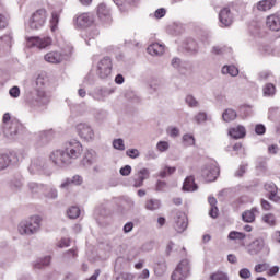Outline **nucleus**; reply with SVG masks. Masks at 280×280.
Instances as JSON below:
<instances>
[{"label": "nucleus", "mask_w": 280, "mask_h": 280, "mask_svg": "<svg viewBox=\"0 0 280 280\" xmlns=\"http://www.w3.org/2000/svg\"><path fill=\"white\" fill-rule=\"evenodd\" d=\"M210 280H229V275L222 271H217L210 276Z\"/></svg>", "instance_id": "nucleus-38"}, {"label": "nucleus", "mask_w": 280, "mask_h": 280, "mask_svg": "<svg viewBox=\"0 0 280 280\" xmlns=\"http://www.w3.org/2000/svg\"><path fill=\"white\" fill-rule=\"evenodd\" d=\"M77 132L83 141H95V130L86 122H80L77 125Z\"/></svg>", "instance_id": "nucleus-9"}, {"label": "nucleus", "mask_w": 280, "mask_h": 280, "mask_svg": "<svg viewBox=\"0 0 280 280\" xmlns=\"http://www.w3.org/2000/svg\"><path fill=\"white\" fill-rule=\"evenodd\" d=\"M262 93L265 97H272L277 93V88L272 83H267L262 89Z\"/></svg>", "instance_id": "nucleus-34"}, {"label": "nucleus", "mask_w": 280, "mask_h": 280, "mask_svg": "<svg viewBox=\"0 0 280 280\" xmlns=\"http://www.w3.org/2000/svg\"><path fill=\"white\" fill-rule=\"evenodd\" d=\"M220 23L223 24L224 27H229L233 24V14L231 13V9L223 8L219 13Z\"/></svg>", "instance_id": "nucleus-15"}, {"label": "nucleus", "mask_w": 280, "mask_h": 280, "mask_svg": "<svg viewBox=\"0 0 280 280\" xmlns=\"http://www.w3.org/2000/svg\"><path fill=\"white\" fill-rule=\"evenodd\" d=\"M73 185L71 182V178H66L61 184H60V189H69V187Z\"/></svg>", "instance_id": "nucleus-58"}, {"label": "nucleus", "mask_w": 280, "mask_h": 280, "mask_svg": "<svg viewBox=\"0 0 280 280\" xmlns=\"http://www.w3.org/2000/svg\"><path fill=\"white\" fill-rule=\"evenodd\" d=\"M266 248V241L264 237L255 238L247 247V253L252 256L259 255Z\"/></svg>", "instance_id": "nucleus-13"}, {"label": "nucleus", "mask_w": 280, "mask_h": 280, "mask_svg": "<svg viewBox=\"0 0 280 280\" xmlns=\"http://www.w3.org/2000/svg\"><path fill=\"white\" fill-rule=\"evenodd\" d=\"M73 56V47H68L63 49L61 52L58 50H52L47 52L44 56V60L49 62L50 65H60V62H65V60H69Z\"/></svg>", "instance_id": "nucleus-4"}, {"label": "nucleus", "mask_w": 280, "mask_h": 280, "mask_svg": "<svg viewBox=\"0 0 280 280\" xmlns=\"http://www.w3.org/2000/svg\"><path fill=\"white\" fill-rule=\"evenodd\" d=\"M113 145H114L115 150H120V151L126 150V145L124 144V139L114 140Z\"/></svg>", "instance_id": "nucleus-47"}, {"label": "nucleus", "mask_w": 280, "mask_h": 280, "mask_svg": "<svg viewBox=\"0 0 280 280\" xmlns=\"http://www.w3.org/2000/svg\"><path fill=\"white\" fill-rule=\"evenodd\" d=\"M58 23H60V14H58V12H52L50 19L51 32H56V30H58Z\"/></svg>", "instance_id": "nucleus-35"}, {"label": "nucleus", "mask_w": 280, "mask_h": 280, "mask_svg": "<svg viewBox=\"0 0 280 280\" xmlns=\"http://www.w3.org/2000/svg\"><path fill=\"white\" fill-rule=\"evenodd\" d=\"M44 196L50 200H56L58 198V189L51 187L44 194Z\"/></svg>", "instance_id": "nucleus-40"}, {"label": "nucleus", "mask_w": 280, "mask_h": 280, "mask_svg": "<svg viewBox=\"0 0 280 280\" xmlns=\"http://www.w3.org/2000/svg\"><path fill=\"white\" fill-rule=\"evenodd\" d=\"M183 141L186 145H194L196 143L194 136L187 133L183 136Z\"/></svg>", "instance_id": "nucleus-48"}, {"label": "nucleus", "mask_w": 280, "mask_h": 280, "mask_svg": "<svg viewBox=\"0 0 280 280\" xmlns=\"http://www.w3.org/2000/svg\"><path fill=\"white\" fill-rule=\"evenodd\" d=\"M82 152H84L82 142L78 140H70L66 142L63 150L52 151L49 159L57 167H67L71 165L73 161H78V159L82 156Z\"/></svg>", "instance_id": "nucleus-1"}, {"label": "nucleus", "mask_w": 280, "mask_h": 280, "mask_svg": "<svg viewBox=\"0 0 280 280\" xmlns=\"http://www.w3.org/2000/svg\"><path fill=\"white\" fill-rule=\"evenodd\" d=\"M257 213H259V208H257V207H254L250 210H245L242 213L243 222H246L247 224H253V222H255V218H256Z\"/></svg>", "instance_id": "nucleus-20"}, {"label": "nucleus", "mask_w": 280, "mask_h": 280, "mask_svg": "<svg viewBox=\"0 0 280 280\" xmlns=\"http://www.w3.org/2000/svg\"><path fill=\"white\" fill-rule=\"evenodd\" d=\"M131 172H132V166L131 165H126V166L120 168V175L121 176H130Z\"/></svg>", "instance_id": "nucleus-52"}, {"label": "nucleus", "mask_w": 280, "mask_h": 280, "mask_svg": "<svg viewBox=\"0 0 280 280\" xmlns=\"http://www.w3.org/2000/svg\"><path fill=\"white\" fill-rule=\"evenodd\" d=\"M221 71L224 75L229 74L232 75V78L240 75V70L235 66H224Z\"/></svg>", "instance_id": "nucleus-32"}, {"label": "nucleus", "mask_w": 280, "mask_h": 280, "mask_svg": "<svg viewBox=\"0 0 280 280\" xmlns=\"http://www.w3.org/2000/svg\"><path fill=\"white\" fill-rule=\"evenodd\" d=\"M222 119L223 121H235V119H237V112H235L234 109H225L222 114Z\"/></svg>", "instance_id": "nucleus-28"}, {"label": "nucleus", "mask_w": 280, "mask_h": 280, "mask_svg": "<svg viewBox=\"0 0 280 280\" xmlns=\"http://www.w3.org/2000/svg\"><path fill=\"white\" fill-rule=\"evenodd\" d=\"M58 248H68V246H70V241L69 238H61L58 243H57Z\"/></svg>", "instance_id": "nucleus-55"}, {"label": "nucleus", "mask_w": 280, "mask_h": 280, "mask_svg": "<svg viewBox=\"0 0 280 280\" xmlns=\"http://www.w3.org/2000/svg\"><path fill=\"white\" fill-rule=\"evenodd\" d=\"M50 264H51V256H45L44 258L38 259L34 264V268L36 270H43V268H45V266H49Z\"/></svg>", "instance_id": "nucleus-30"}, {"label": "nucleus", "mask_w": 280, "mask_h": 280, "mask_svg": "<svg viewBox=\"0 0 280 280\" xmlns=\"http://www.w3.org/2000/svg\"><path fill=\"white\" fill-rule=\"evenodd\" d=\"M156 150H159V152H167L170 150V142L167 141L158 142Z\"/></svg>", "instance_id": "nucleus-44"}, {"label": "nucleus", "mask_w": 280, "mask_h": 280, "mask_svg": "<svg viewBox=\"0 0 280 280\" xmlns=\"http://www.w3.org/2000/svg\"><path fill=\"white\" fill-rule=\"evenodd\" d=\"M165 187H167V183L163 182V180H158L156 183V191H165Z\"/></svg>", "instance_id": "nucleus-57"}, {"label": "nucleus", "mask_w": 280, "mask_h": 280, "mask_svg": "<svg viewBox=\"0 0 280 280\" xmlns=\"http://www.w3.org/2000/svg\"><path fill=\"white\" fill-rule=\"evenodd\" d=\"M267 270H268L267 271L268 277H275V276L279 275L280 268H279V266H273V267H270Z\"/></svg>", "instance_id": "nucleus-53"}, {"label": "nucleus", "mask_w": 280, "mask_h": 280, "mask_svg": "<svg viewBox=\"0 0 280 280\" xmlns=\"http://www.w3.org/2000/svg\"><path fill=\"white\" fill-rule=\"evenodd\" d=\"M67 213L70 220H77V218H80V208L72 206L68 209Z\"/></svg>", "instance_id": "nucleus-37"}, {"label": "nucleus", "mask_w": 280, "mask_h": 280, "mask_svg": "<svg viewBox=\"0 0 280 280\" xmlns=\"http://www.w3.org/2000/svg\"><path fill=\"white\" fill-rule=\"evenodd\" d=\"M195 121H197V124H203V121H207V114L205 112L198 113L195 116Z\"/></svg>", "instance_id": "nucleus-51"}, {"label": "nucleus", "mask_w": 280, "mask_h": 280, "mask_svg": "<svg viewBox=\"0 0 280 280\" xmlns=\"http://www.w3.org/2000/svg\"><path fill=\"white\" fill-rule=\"evenodd\" d=\"M74 23L77 27H90V25H93V15L82 13L75 18Z\"/></svg>", "instance_id": "nucleus-16"}, {"label": "nucleus", "mask_w": 280, "mask_h": 280, "mask_svg": "<svg viewBox=\"0 0 280 280\" xmlns=\"http://www.w3.org/2000/svg\"><path fill=\"white\" fill-rule=\"evenodd\" d=\"M28 189H30L31 194H40L43 191V189H45V185L38 184L36 182H30Z\"/></svg>", "instance_id": "nucleus-33"}, {"label": "nucleus", "mask_w": 280, "mask_h": 280, "mask_svg": "<svg viewBox=\"0 0 280 280\" xmlns=\"http://www.w3.org/2000/svg\"><path fill=\"white\" fill-rule=\"evenodd\" d=\"M189 222L185 212H176L174 217V229L177 233H185Z\"/></svg>", "instance_id": "nucleus-12"}, {"label": "nucleus", "mask_w": 280, "mask_h": 280, "mask_svg": "<svg viewBox=\"0 0 280 280\" xmlns=\"http://www.w3.org/2000/svg\"><path fill=\"white\" fill-rule=\"evenodd\" d=\"M269 200H272V202H280V197L277 195V191L269 192Z\"/></svg>", "instance_id": "nucleus-62"}, {"label": "nucleus", "mask_w": 280, "mask_h": 280, "mask_svg": "<svg viewBox=\"0 0 280 280\" xmlns=\"http://www.w3.org/2000/svg\"><path fill=\"white\" fill-rule=\"evenodd\" d=\"M238 277L241 279H250V277H253V273L250 272V269L248 268H242L240 271H238Z\"/></svg>", "instance_id": "nucleus-43"}, {"label": "nucleus", "mask_w": 280, "mask_h": 280, "mask_svg": "<svg viewBox=\"0 0 280 280\" xmlns=\"http://www.w3.org/2000/svg\"><path fill=\"white\" fill-rule=\"evenodd\" d=\"M277 5V0H262L256 4V8L259 12H268V10H272Z\"/></svg>", "instance_id": "nucleus-24"}, {"label": "nucleus", "mask_w": 280, "mask_h": 280, "mask_svg": "<svg viewBox=\"0 0 280 280\" xmlns=\"http://www.w3.org/2000/svg\"><path fill=\"white\" fill-rule=\"evenodd\" d=\"M167 11H165V9L161 8L158 9L154 13L155 19H163V16H165Z\"/></svg>", "instance_id": "nucleus-60"}, {"label": "nucleus", "mask_w": 280, "mask_h": 280, "mask_svg": "<svg viewBox=\"0 0 280 280\" xmlns=\"http://www.w3.org/2000/svg\"><path fill=\"white\" fill-rule=\"evenodd\" d=\"M265 189L271 194L272 191H277V185L275 183L265 184Z\"/></svg>", "instance_id": "nucleus-61"}, {"label": "nucleus", "mask_w": 280, "mask_h": 280, "mask_svg": "<svg viewBox=\"0 0 280 280\" xmlns=\"http://www.w3.org/2000/svg\"><path fill=\"white\" fill-rule=\"evenodd\" d=\"M9 165H12V158L9 154H0V172L8 170Z\"/></svg>", "instance_id": "nucleus-29"}, {"label": "nucleus", "mask_w": 280, "mask_h": 280, "mask_svg": "<svg viewBox=\"0 0 280 280\" xmlns=\"http://www.w3.org/2000/svg\"><path fill=\"white\" fill-rule=\"evenodd\" d=\"M167 135H170L173 139L180 136V129L178 127H168L166 130Z\"/></svg>", "instance_id": "nucleus-45"}, {"label": "nucleus", "mask_w": 280, "mask_h": 280, "mask_svg": "<svg viewBox=\"0 0 280 280\" xmlns=\"http://www.w3.org/2000/svg\"><path fill=\"white\" fill-rule=\"evenodd\" d=\"M262 221L266 223V224H269V226H275L276 222H277V219L275 218V214L272 213H268V214H265L262 217Z\"/></svg>", "instance_id": "nucleus-39"}, {"label": "nucleus", "mask_w": 280, "mask_h": 280, "mask_svg": "<svg viewBox=\"0 0 280 280\" xmlns=\"http://www.w3.org/2000/svg\"><path fill=\"white\" fill-rule=\"evenodd\" d=\"M43 218L40 215H32L28 219L22 220L18 225V233L24 237H32L40 232Z\"/></svg>", "instance_id": "nucleus-2"}, {"label": "nucleus", "mask_w": 280, "mask_h": 280, "mask_svg": "<svg viewBox=\"0 0 280 280\" xmlns=\"http://www.w3.org/2000/svg\"><path fill=\"white\" fill-rule=\"evenodd\" d=\"M185 102L190 108H197L198 106V101L191 95H187Z\"/></svg>", "instance_id": "nucleus-46"}, {"label": "nucleus", "mask_w": 280, "mask_h": 280, "mask_svg": "<svg viewBox=\"0 0 280 280\" xmlns=\"http://www.w3.org/2000/svg\"><path fill=\"white\" fill-rule=\"evenodd\" d=\"M113 90L109 89H101L95 92L94 100H97V102L104 101L105 97H108V95H112Z\"/></svg>", "instance_id": "nucleus-31"}, {"label": "nucleus", "mask_w": 280, "mask_h": 280, "mask_svg": "<svg viewBox=\"0 0 280 280\" xmlns=\"http://www.w3.org/2000/svg\"><path fill=\"white\" fill-rule=\"evenodd\" d=\"M209 215L210 218H218V206H213L210 208Z\"/></svg>", "instance_id": "nucleus-64"}, {"label": "nucleus", "mask_w": 280, "mask_h": 280, "mask_svg": "<svg viewBox=\"0 0 280 280\" xmlns=\"http://www.w3.org/2000/svg\"><path fill=\"white\" fill-rule=\"evenodd\" d=\"M247 167H248V164H241L238 170H236V172L234 173V176L236 178H242V176H244V174H246Z\"/></svg>", "instance_id": "nucleus-42"}, {"label": "nucleus", "mask_w": 280, "mask_h": 280, "mask_svg": "<svg viewBox=\"0 0 280 280\" xmlns=\"http://www.w3.org/2000/svg\"><path fill=\"white\" fill-rule=\"evenodd\" d=\"M19 121L12 120L10 124H7V126H3V135L5 137H16L19 135Z\"/></svg>", "instance_id": "nucleus-18"}, {"label": "nucleus", "mask_w": 280, "mask_h": 280, "mask_svg": "<svg viewBox=\"0 0 280 280\" xmlns=\"http://www.w3.org/2000/svg\"><path fill=\"white\" fill-rule=\"evenodd\" d=\"M228 238L232 240L233 242H242V240H246V234L237 231H232L230 232Z\"/></svg>", "instance_id": "nucleus-36"}, {"label": "nucleus", "mask_w": 280, "mask_h": 280, "mask_svg": "<svg viewBox=\"0 0 280 280\" xmlns=\"http://www.w3.org/2000/svg\"><path fill=\"white\" fill-rule=\"evenodd\" d=\"M47 23V10L39 9L35 11L28 20L31 30H40Z\"/></svg>", "instance_id": "nucleus-6"}, {"label": "nucleus", "mask_w": 280, "mask_h": 280, "mask_svg": "<svg viewBox=\"0 0 280 280\" xmlns=\"http://www.w3.org/2000/svg\"><path fill=\"white\" fill-rule=\"evenodd\" d=\"M270 268V265L267 262H262V264H257L254 267L255 272L257 273H261V272H266V270H268Z\"/></svg>", "instance_id": "nucleus-41"}, {"label": "nucleus", "mask_w": 280, "mask_h": 280, "mask_svg": "<svg viewBox=\"0 0 280 280\" xmlns=\"http://www.w3.org/2000/svg\"><path fill=\"white\" fill-rule=\"evenodd\" d=\"M25 102L28 108H40L42 106H47L51 100L44 90H36L26 95Z\"/></svg>", "instance_id": "nucleus-3"}, {"label": "nucleus", "mask_w": 280, "mask_h": 280, "mask_svg": "<svg viewBox=\"0 0 280 280\" xmlns=\"http://www.w3.org/2000/svg\"><path fill=\"white\" fill-rule=\"evenodd\" d=\"M198 189V185L196 184L194 176H188L184 180L183 190L184 191H196Z\"/></svg>", "instance_id": "nucleus-25"}, {"label": "nucleus", "mask_w": 280, "mask_h": 280, "mask_svg": "<svg viewBox=\"0 0 280 280\" xmlns=\"http://www.w3.org/2000/svg\"><path fill=\"white\" fill-rule=\"evenodd\" d=\"M31 174H36L38 172L39 174H44V176H51L54 174V171H51V166H49V162L43 158L35 159L30 167H28Z\"/></svg>", "instance_id": "nucleus-5"}, {"label": "nucleus", "mask_w": 280, "mask_h": 280, "mask_svg": "<svg viewBox=\"0 0 280 280\" xmlns=\"http://www.w3.org/2000/svg\"><path fill=\"white\" fill-rule=\"evenodd\" d=\"M260 205L265 211H270V209H272V205H270L266 199H261Z\"/></svg>", "instance_id": "nucleus-59"}, {"label": "nucleus", "mask_w": 280, "mask_h": 280, "mask_svg": "<svg viewBox=\"0 0 280 280\" xmlns=\"http://www.w3.org/2000/svg\"><path fill=\"white\" fill-rule=\"evenodd\" d=\"M144 208L147 209V211H156L161 209V200L149 199L145 201Z\"/></svg>", "instance_id": "nucleus-26"}, {"label": "nucleus", "mask_w": 280, "mask_h": 280, "mask_svg": "<svg viewBox=\"0 0 280 280\" xmlns=\"http://www.w3.org/2000/svg\"><path fill=\"white\" fill-rule=\"evenodd\" d=\"M97 14H98V19H101L103 21V23H110V21H112L110 10L108 9V7H106V4L101 3L98 5Z\"/></svg>", "instance_id": "nucleus-19"}, {"label": "nucleus", "mask_w": 280, "mask_h": 280, "mask_svg": "<svg viewBox=\"0 0 280 280\" xmlns=\"http://www.w3.org/2000/svg\"><path fill=\"white\" fill-rule=\"evenodd\" d=\"M54 40L49 36L28 37L26 39V47H37V49H47L51 47Z\"/></svg>", "instance_id": "nucleus-8"}, {"label": "nucleus", "mask_w": 280, "mask_h": 280, "mask_svg": "<svg viewBox=\"0 0 280 280\" xmlns=\"http://www.w3.org/2000/svg\"><path fill=\"white\" fill-rule=\"evenodd\" d=\"M113 73V61L110 57H105L97 65V74L102 80H108Z\"/></svg>", "instance_id": "nucleus-7"}, {"label": "nucleus", "mask_w": 280, "mask_h": 280, "mask_svg": "<svg viewBox=\"0 0 280 280\" xmlns=\"http://www.w3.org/2000/svg\"><path fill=\"white\" fill-rule=\"evenodd\" d=\"M127 156L130 159H139L140 152L137 149H128L126 151Z\"/></svg>", "instance_id": "nucleus-50"}, {"label": "nucleus", "mask_w": 280, "mask_h": 280, "mask_svg": "<svg viewBox=\"0 0 280 280\" xmlns=\"http://www.w3.org/2000/svg\"><path fill=\"white\" fill-rule=\"evenodd\" d=\"M191 270V267L189 266V260L184 259L179 262L177 268L174 270V272L171 276L172 280H185L187 277H189V271Z\"/></svg>", "instance_id": "nucleus-10"}, {"label": "nucleus", "mask_w": 280, "mask_h": 280, "mask_svg": "<svg viewBox=\"0 0 280 280\" xmlns=\"http://www.w3.org/2000/svg\"><path fill=\"white\" fill-rule=\"evenodd\" d=\"M135 229V223L128 222L124 225V233H130Z\"/></svg>", "instance_id": "nucleus-63"}, {"label": "nucleus", "mask_w": 280, "mask_h": 280, "mask_svg": "<svg viewBox=\"0 0 280 280\" xmlns=\"http://www.w3.org/2000/svg\"><path fill=\"white\" fill-rule=\"evenodd\" d=\"M9 94L11 97L16 100L18 97L21 96V89H19V86H13L9 90Z\"/></svg>", "instance_id": "nucleus-49"}, {"label": "nucleus", "mask_w": 280, "mask_h": 280, "mask_svg": "<svg viewBox=\"0 0 280 280\" xmlns=\"http://www.w3.org/2000/svg\"><path fill=\"white\" fill-rule=\"evenodd\" d=\"M219 174L220 168L215 166V164L206 165L201 171L202 178H205L207 183H213Z\"/></svg>", "instance_id": "nucleus-11"}, {"label": "nucleus", "mask_w": 280, "mask_h": 280, "mask_svg": "<svg viewBox=\"0 0 280 280\" xmlns=\"http://www.w3.org/2000/svg\"><path fill=\"white\" fill-rule=\"evenodd\" d=\"M267 27L271 32H279L280 30V16L278 14H271L267 18Z\"/></svg>", "instance_id": "nucleus-22"}, {"label": "nucleus", "mask_w": 280, "mask_h": 280, "mask_svg": "<svg viewBox=\"0 0 280 280\" xmlns=\"http://www.w3.org/2000/svg\"><path fill=\"white\" fill-rule=\"evenodd\" d=\"M147 51L150 54V56H163L165 52V46L154 43L147 48Z\"/></svg>", "instance_id": "nucleus-23"}, {"label": "nucleus", "mask_w": 280, "mask_h": 280, "mask_svg": "<svg viewBox=\"0 0 280 280\" xmlns=\"http://www.w3.org/2000/svg\"><path fill=\"white\" fill-rule=\"evenodd\" d=\"M95 161H97V153L93 149H88L84 152L81 163L84 165V167H91Z\"/></svg>", "instance_id": "nucleus-17"}, {"label": "nucleus", "mask_w": 280, "mask_h": 280, "mask_svg": "<svg viewBox=\"0 0 280 280\" xmlns=\"http://www.w3.org/2000/svg\"><path fill=\"white\" fill-rule=\"evenodd\" d=\"M72 185L80 186L82 183H84V179L80 175H74L72 178H70Z\"/></svg>", "instance_id": "nucleus-54"}, {"label": "nucleus", "mask_w": 280, "mask_h": 280, "mask_svg": "<svg viewBox=\"0 0 280 280\" xmlns=\"http://www.w3.org/2000/svg\"><path fill=\"white\" fill-rule=\"evenodd\" d=\"M229 135L232 139H244L246 137V128L242 125L232 127L229 130Z\"/></svg>", "instance_id": "nucleus-21"}, {"label": "nucleus", "mask_w": 280, "mask_h": 280, "mask_svg": "<svg viewBox=\"0 0 280 280\" xmlns=\"http://www.w3.org/2000/svg\"><path fill=\"white\" fill-rule=\"evenodd\" d=\"M148 178H150V170L141 168L132 176L133 187H143V180H148Z\"/></svg>", "instance_id": "nucleus-14"}, {"label": "nucleus", "mask_w": 280, "mask_h": 280, "mask_svg": "<svg viewBox=\"0 0 280 280\" xmlns=\"http://www.w3.org/2000/svg\"><path fill=\"white\" fill-rule=\"evenodd\" d=\"M256 135H266V126L258 124L255 127Z\"/></svg>", "instance_id": "nucleus-56"}, {"label": "nucleus", "mask_w": 280, "mask_h": 280, "mask_svg": "<svg viewBox=\"0 0 280 280\" xmlns=\"http://www.w3.org/2000/svg\"><path fill=\"white\" fill-rule=\"evenodd\" d=\"M52 138H54V132L51 130L42 131L38 135V141L43 145H45V143H49V141H51Z\"/></svg>", "instance_id": "nucleus-27"}]
</instances>
